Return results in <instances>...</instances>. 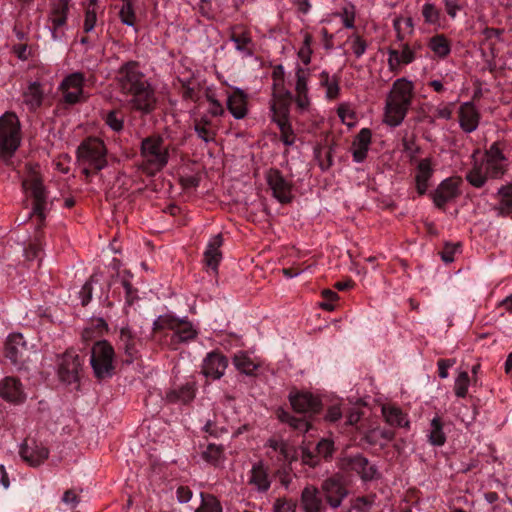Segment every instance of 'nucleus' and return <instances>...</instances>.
Segmentation results:
<instances>
[{
	"label": "nucleus",
	"instance_id": "7",
	"mask_svg": "<svg viewBox=\"0 0 512 512\" xmlns=\"http://www.w3.org/2000/svg\"><path fill=\"white\" fill-rule=\"evenodd\" d=\"M164 329L173 331L170 344L174 349H176V345L189 342L197 336V331L190 322L179 319L171 314L160 315L153 322L154 332Z\"/></svg>",
	"mask_w": 512,
	"mask_h": 512
},
{
	"label": "nucleus",
	"instance_id": "16",
	"mask_svg": "<svg viewBox=\"0 0 512 512\" xmlns=\"http://www.w3.org/2000/svg\"><path fill=\"white\" fill-rule=\"evenodd\" d=\"M289 401L292 408L298 413H317L321 408V401L310 392H290Z\"/></svg>",
	"mask_w": 512,
	"mask_h": 512
},
{
	"label": "nucleus",
	"instance_id": "47",
	"mask_svg": "<svg viewBox=\"0 0 512 512\" xmlns=\"http://www.w3.org/2000/svg\"><path fill=\"white\" fill-rule=\"evenodd\" d=\"M106 125L112 129L114 132H120L124 127V115L121 111L111 110L109 111L105 118Z\"/></svg>",
	"mask_w": 512,
	"mask_h": 512
},
{
	"label": "nucleus",
	"instance_id": "10",
	"mask_svg": "<svg viewBox=\"0 0 512 512\" xmlns=\"http://www.w3.org/2000/svg\"><path fill=\"white\" fill-rule=\"evenodd\" d=\"M86 86V77L81 72H74L67 75L59 85L62 92L63 101L74 105L84 100V87Z\"/></svg>",
	"mask_w": 512,
	"mask_h": 512
},
{
	"label": "nucleus",
	"instance_id": "27",
	"mask_svg": "<svg viewBox=\"0 0 512 512\" xmlns=\"http://www.w3.org/2000/svg\"><path fill=\"white\" fill-rule=\"evenodd\" d=\"M44 86L39 81L30 82L27 88L23 91V103L30 111H36L41 107L44 100Z\"/></svg>",
	"mask_w": 512,
	"mask_h": 512
},
{
	"label": "nucleus",
	"instance_id": "48",
	"mask_svg": "<svg viewBox=\"0 0 512 512\" xmlns=\"http://www.w3.org/2000/svg\"><path fill=\"white\" fill-rule=\"evenodd\" d=\"M506 161H482L488 178L498 179L506 172Z\"/></svg>",
	"mask_w": 512,
	"mask_h": 512
},
{
	"label": "nucleus",
	"instance_id": "17",
	"mask_svg": "<svg viewBox=\"0 0 512 512\" xmlns=\"http://www.w3.org/2000/svg\"><path fill=\"white\" fill-rule=\"evenodd\" d=\"M266 447L268 448L267 455L271 459L276 458L277 462L291 464L297 459L295 448L281 438H270L266 443Z\"/></svg>",
	"mask_w": 512,
	"mask_h": 512
},
{
	"label": "nucleus",
	"instance_id": "26",
	"mask_svg": "<svg viewBox=\"0 0 512 512\" xmlns=\"http://www.w3.org/2000/svg\"><path fill=\"white\" fill-rule=\"evenodd\" d=\"M292 99L291 92L285 91L283 95L276 96L274 94L271 103L272 120L276 123L288 122L289 104Z\"/></svg>",
	"mask_w": 512,
	"mask_h": 512
},
{
	"label": "nucleus",
	"instance_id": "15",
	"mask_svg": "<svg viewBox=\"0 0 512 512\" xmlns=\"http://www.w3.org/2000/svg\"><path fill=\"white\" fill-rule=\"evenodd\" d=\"M0 397L14 405L25 402L27 395L21 381L14 376H6L0 380Z\"/></svg>",
	"mask_w": 512,
	"mask_h": 512
},
{
	"label": "nucleus",
	"instance_id": "28",
	"mask_svg": "<svg viewBox=\"0 0 512 512\" xmlns=\"http://www.w3.org/2000/svg\"><path fill=\"white\" fill-rule=\"evenodd\" d=\"M434 169L430 158L421 159L417 165V172L415 175V186L417 193L421 196L424 195L429 187V180L433 176Z\"/></svg>",
	"mask_w": 512,
	"mask_h": 512
},
{
	"label": "nucleus",
	"instance_id": "61",
	"mask_svg": "<svg viewBox=\"0 0 512 512\" xmlns=\"http://www.w3.org/2000/svg\"><path fill=\"white\" fill-rule=\"evenodd\" d=\"M375 496H362L354 500L352 508L358 512H366L374 503Z\"/></svg>",
	"mask_w": 512,
	"mask_h": 512
},
{
	"label": "nucleus",
	"instance_id": "43",
	"mask_svg": "<svg viewBox=\"0 0 512 512\" xmlns=\"http://www.w3.org/2000/svg\"><path fill=\"white\" fill-rule=\"evenodd\" d=\"M100 280L101 275L94 273L82 286L81 290L79 291V297L83 306H86L90 302L92 298L93 285L100 283Z\"/></svg>",
	"mask_w": 512,
	"mask_h": 512
},
{
	"label": "nucleus",
	"instance_id": "52",
	"mask_svg": "<svg viewBox=\"0 0 512 512\" xmlns=\"http://www.w3.org/2000/svg\"><path fill=\"white\" fill-rule=\"evenodd\" d=\"M313 41V37L309 33H305L303 37L302 47L299 49L298 56L301 61L308 65L311 62L312 49L311 44Z\"/></svg>",
	"mask_w": 512,
	"mask_h": 512
},
{
	"label": "nucleus",
	"instance_id": "58",
	"mask_svg": "<svg viewBox=\"0 0 512 512\" xmlns=\"http://www.w3.org/2000/svg\"><path fill=\"white\" fill-rule=\"evenodd\" d=\"M318 457L322 456L324 458H328L332 455L334 451V443L329 439H321L315 448Z\"/></svg>",
	"mask_w": 512,
	"mask_h": 512
},
{
	"label": "nucleus",
	"instance_id": "39",
	"mask_svg": "<svg viewBox=\"0 0 512 512\" xmlns=\"http://www.w3.org/2000/svg\"><path fill=\"white\" fill-rule=\"evenodd\" d=\"M488 176L486 174L484 163L475 161L473 167L466 175V180L475 188H481L485 185Z\"/></svg>",
	"mask_w": 512,
	"mask_h": 512
},
{
	"label": "nucleus",
	"instance_id": "5",
	"mask_svg": "<svg viewBox=\"0 0 512 512\" xmlns=\"http://www.w3.org/2000/svg\"><path fill=\"white\" fill-rule=\"evenodd\" d=\"M77 158L86 176L102 170L107 165L104 143L97 138L83 141L77 149Z\"/></svg>",
	"mask_w": 512,
	"mask_h": 512
},
{
	"label": "nucleus",
	"instance_id": "51",
	"mask_svg": "<svg viewBox=\"0 0 512 512\" xmlns=\"http://www.w3.org/2000/svg\"><path fill=\"white\" fill-rule=\"evenodd\" d=\"M469 381V375L467 372L463 371L459 373L454 384V392L457 397H466L468 392Z\"/></svg>",
	"mask_w": 512,
	"mask_h": 512
},
{
	"label": "nucleus",
	"instance_id": "11",
	"mask_svg": "<svg viewBox=\"0 0 512 512\" xmlns=\"http://www.w3.org/2000/svg\"><path fill=\"white\" fill-rule=\"evenodd\" d=\"M265 178L269 188L272 190L274 198L282 204H287L292 201L293 184L290 180L284 177L280 170L275 168L269 169L266 172Z\"/></svg>",
	"mask_w": 512,
	"mask_h": 512
},
{
	"label": "nucleus",
	"instance_id": "59",
	"mask_svg": "<svg viewBox=\"0 0 512 512\" xmlns=\"http://www.w3.org/2000/svg\"><path fill=\"white\" fill-rule=\"evenodd\" d=\"M308 81V72L303 68H298L296 71V85L295 91L296 93L308 92L307 87Z\"/></svg>",
	"mask_w": 512,
	"mask_h": 512
},
{
	"label": "nucleus",
	"instance_id": "38",
	"mask_svg": "<svg viewBox=\"0 0 512 512\" xmlns=\"http://www.w3.org/2000/svg\"><path fill=\"white\" fill-rule=\"evenodd\" d=\"M444 424L440 417H434L430 422L428 441L434 446H442L446 442V435L443 430Z\"/></svg>",
	"mask_w": 512,
	"mask_h": 512
},
{
	"label": "nucleus",
	"instance_id": "12",
	"mask_svg": "<svg viewBox=\"0 0 512 512\" xmlns=\"http://www.w3.org/2000/svg\"><path fill=\"white\" fill-rule=\"evenodd\" d=\"M69 8L70 0H52L50 3V31L55 41L61 40L64 35V32L60 31V29L67 23Z\"/></svg>",
	"mask_w": 512,
	"mask_h": 512
},
{
	"label": "nucleus",
	"instance_id": "62",
	"mask_svg": "<svg viewBox=\"0 0 512 512\" xmlns=\"http://www.w3.org/2000/svg\"><path fill=\"white\" fill-rule=\"evenodd\" d=\"M301 460L303 464L310 467H315L319 463L317 452L314 453L308 447H301Z\"/></svg>",
	"mask_w": 512,
	"mask_h": 512
},
{
	"label": "nucleus",
	"instance_id": "1",
	"mask_svg": "<svg viewBox=\"0 0 512 512\" xmlns=\"http://www.w3.org/2000/svg\"><path fill=\"white\" fill-rule=\"evenodd\" d=\"M116 81L120 92L129 97L128 104L133 110L148 114L155 109V91L139 70L136 61H128L121 65L117 71Z\"/></svg>",
	"mask_w": 512,
	"mask_h": 512
},
{
	"label": "nucleus",
	"instance_id": "42",
	"mask_svg": "<svg viewBox=\"0 0 512 512\" xmlns=\"http://www.w3.org/2000/svg\"><path fill=\"white\" fill-rule=\"evenodd\" d=\"M279 419L300 432H307L311 426L310 422L305 417H295L285 411L279 414Z\"/></svg>",
	"mask_w": 512,
	"mask_h": 512
},
{
	"label": "nucleus",
	"instance_id": "46",
	"mask_svg": "<svg viewBox=\"0 0 512 512\" xmlns=\"http://www.w3.org/2000/svg\"><path fill=\"white\" fill-rule=\"evenodd\" d=\"M234 365L241 373L253 375L257 365L245 354H237L234 357Z\"/></svg>",
	"mask_w": 512,
	"mask_h": 512
},
{
	"label": "nucleus",
	"instance_id": "50",
	"mask_svg": "<svg viewBox=\"0 0 512 512\" xmlns=\"http://www.w3.org/2000/svg\"><path fill=\"white\" fill-rule=\"evenodd\" d=\"M119 17L123 24L127 26H134L136 16L131 0H125V3L122 4L119 11Z\"/></svg>",
	"mask_w": 512,
	"mask_h": 512
},
{
	"label": "nucleus",
	"instance_id": "45",
	"mask_svg": "<svg viewBox=\"0 0 512 512\" xmlns=\"http://www.w3.org/2000/svg\"><path fill=\"white\" fill-rule=\"evenodd\" d=\"M98 0H88V5L85 12V19H84V25L83 29L84 32L89 33L91 32L96 25L97 22V12H96V6H97Z\"/></svg>",
	"mask_w": 512,
	"mask_h": 512
},
{
	"label": "nucleus",
	"instance_id": "29",
	"mask_svg": "<svg viewBox=\"0 0 512 512\" xmlns=\"http://www.w3.org/2000/svg\"><path fill=\"white\" fill-rule=\"evenodd\" d=\"M119 349L124 351L126 363L130 364L137 358L136 336L128 326L120 329Z\"/></svg>",
	"mask_w": 512,
	"mask_h": 512
},
{
	"label": "nucleus",
	"instance_id": "34",
	"mask_svg": "<svg viewBox=\"0 0 512 512\" xmlns=\"http://www.w3.org/2000/svg\"><path fill=\"white\" fill-rule=\"evenodd\" d=\"M301 502L305 512H320L322 509V500L319 491L314 486H307L301 494Z\"/></svg>",
	"mask_w": 512,
	"mask_h": 512
},
{
	"label": "nucleus",
	"instance_id": "53",
	"mask_svg": "<svg viewBox=\"0 0 512 512\" xmlns=\"http://www.w3.org/2000/svg\"><path fill=\"white\" fill-rule=\"evenodd\" d=\"M422 15L428 24H437L440 20V10L434 4L425 3L422 7Z\"/></svg>",
	"mask_w": 512,
	"mask_h": 512
},
{
	"label": "nucleus",
	"instance_id": "44",
	"mask_svg": "<svg viewBox=\"0 0 512 512\" xmlns=\"http://www.w3.org/2000/svg\"><path fill=\"white\" fill-rule=\"evenodd\" d=\"M383 415L386 421L393 426L402 427L407 423L402 411L396 407H383Z\"/></svg>",
	"mask_w": 512,
	"mask_h": 512
},
{
	"label": "nucleus",
	"instance_id": "4",
	"mask_svg": "<svg viewBox=\"0 0 512 512\" xmlns=\"http://www.w3.org/2000/svg\"><path fill=\"white\" fill-rule=\"evenodd\" d=\"M20 145V124L14 113L0 117V159L8 164Z\"/></svg>",
	"mask_w": 512,
	"mask_h": 512
},
{
	"label": "nucleus",
	"instance_id": "2",
	"mask_svg": "<svg viewBox=\"0 0 512 512\" xmlns=\"http://www.w3.org/2000/svg\"><path fill=\"white\" fill-rule=\"evenodd\" d=\"M414 95V85L406 78L397 79L387 95L384 122L391 126H399L405 119Z\"/></svg>",
	"mask_w": 512,
	"mask_h": 512
},
{
	"label": "nucleus",
	"instance_id": "23",
	"mask_svg": "<svg viewBox=\"0 0 512 512\" xmlns=\"http://www.w3.org/2000/svg\"><path fill=\"white\" fill-rule=\"evenodd\" d=\"M480 114L472 102H465L459 108V125L466 133L475 131L479 125Z\"/></svg>",
	"mask_w": 512,
	"mask_h": 512
},
{
	"label": "nucleus",
	"instance_id": "18",
	"mask_svg": "<svg viewBox=\"0 0 512 512\" xmlns=\"http://www.w3.org/2000/svg\"><path fill=\"white\" fill-rule=\"evenodd\" d=\"M321 488L327 503L332 508H338L341 505L343 499L348 494L342 479L337 476H333L324 480Z\"/></svg>",
	"mask_w": 512,
	"mask_h": 512
},
{
	"label": "nucleus",
	"instance_id": "35",
	"mask_svg": "<svg viewBox=\"0 0 512 512\" xmlns=\"http://www.w3.org/2000/svg\"><path fill=\"white\" fill-rule=\"evenodd\" d=\"M428 48L433 54L440 58H446L451 52V43L443 34H436L432 36L427 44Z\"/></svg>",
	"mask_w": 512,
	"mask_h": 512
},
{
	"label": "nucleus",
	"instance_id": "40",
	"mask_svg": "<svg viewBox=\"0 0 512 512\" xmlns=\"http://www.w3.org/2000/svg\"><path fill=\"white\" fill-rule=\"evenodd\" d=\"M320 85L326 88V97L336 99L339 96V78L330 76L328 72L322 71L319 75Z\"/></svg>",
	"mask_w": 512,
	"mask_h": 512
},
{
	"label": "nucleus",
	"instance_id": "9",
	"mask_svg": "<svg viewBox=\"0 0 512 512\" xmlns=\"http://www.w3.org/2000/svg\"><path fill=\"white\" fill-rule=\"evenodd\" d=\"M32 349L27 346L24 337L20 333L9 335L5 344V356L18 369L24 368L25 364L30 361Z\"/></svg>",
	"mask_w": 512,
	"mask_h": 512
},
{
	"label": "nucleus",
	"instance_id": "64",
	"mask_svg": "<svg viewBox=\"0 0 512 512\" xmlns=\"http://www.w3.org/2000/svg\"><path fill=\"white\" fill-rule=\"evenodd\" d=\"M454 103H448L443 106H438L435 109V117L439 119L450 120L453 113Z\"/></svg>",
	"mask_w": 512,
	"mask_h": 512
},
{
	"label": "nucleus",
	"instance_id": "36",
	"mask_svg": "<svg viewBox=\"0 0 512 512\" xmlns=\"http://www.w3.org/2000/svg\"><path fill=\"white\" fill-rule=\"evenodd\" d=\"M499 203L496 206L501 216H512V184L502 186L498 190Z\"/></svg>",
	"mask_w": 512,
	"mask_h": 512
},
{
	"label": "nucleus",
	"instance_id": "6",
	"mask_svg": "<svg viewBox=\"0 0 512 512\" xmlns=\"http://www.w3.org/2000/svg\"><path fill=\"white\" fill-rule=\"evenodd\" d=\"M115 351L107 340L96 341L91 349L90 364L99 380L111 378L115 372Z\"/></svg>",
	"mask_w": 512,
	"mask_h": 512
},
{
	"label": "nucleus",
	"instance_id": "22",
	"mask_svg": "<svg viewBox=\"0 0 512 512\" xmlns=\"http://www.w3.org/2000/svg\"><path fill=\"white\" fill-rule=\"evenodd\" d=\"M19 454L30 466H38L48 458L49 451L46 447L32 441L31 444L28 442L23 443L20 447Z\"/></svg>",
	"mask_w": 512,
	"mask_h": 512
},
{
	"label": "nucleus",
	"instance_id": "49",
	"mask_svg": "<svg viewBox=\"0 0 512 512\" xmlns=\"http://www.w3.org/2000/svg\"><path fill=\"white\" fill-rule=\"evenodd\" d=\"M201 497V505L195 510V512H222V506L215 496L204 495L202 493Z\"/></svg>",
	"mask_w": 512,
	"mask_h": 512
},
{
	"label": "nucleus",
	"instance_id": "20",
	"mask_svg": "<svg viewBox=\"0 0 512 512\" xmlns=\"http://www.w3.org/2000/svg\"><path fill=\"white\" fill-rule=\"evenodd\" d=\"M227 358L219 352H210L203 361L202 373L206 377L219 379L224 375L227 368Z\"/></svg>",
	"mask_w": 512,
	"mask_h": 512
},
{
	"label": "nucleus",
	"instance_id": "57",
	"mask_svg": "<svg viewBox=\"0 0 512 512\" xmlns=\"http://www.w3.org/2000/svg\"><path fill=\"white\" fill-rule=\"evenodd\" d=\"M484 161H506V157L500 149L498 142H494L489 149L486 150Z\"/></svg>",
	"mask_w": 512,
	"mask_h": 512
},
{
	"label": "nucleus",
	"instance_id": "13",
	"mask_svg": "<svg viewBox=\"0 0 512 512\" xmlns=\"http://www.w3.org/2000/svg\"><path fill=\"white\" fill-rule=\"evenodd\" d=\"M341 465L345 470L356 472L364 481L374 479L377 473L376 467L370 464L369 460L359 453L346 454L341 459Z\"/></svg>",
	"mask_w": 512,
	"mask_h": 512
},
{
	"label": "nucleus",
	"instance_id": "31",
	"mask_svg": "<svg viewBox=\"0 0 512 512\" xmlns=\"http://www.w3.org/2000/svg\"><path fill=\"white\" fill-rule=\"evenodd\" d=\"M222 244V235L217 234L211 238L204 252V261L206 265L215 272L217 271L218 265L222 259V253L220 251Z\"/></svg>",
	"mask_w": 512,
	"mask_h": 512
},
{
	"label": "nucleus",
	"instance_id": "32",
	"mask_svg": "<svg viewBox=\"0 0 512 512\" xmlns=\"http://www.w3.org/2000/svg\"><path fill=\"white\" fill-rule=\"evenodd\" d=\"M196 387L192 382H188L177 388L171 389L166 394L168 402L173 404H187L195 398Z\"/></svg>",
	"mask_w": 512,
	"mask_h": 512
},
{
	"label": "nucleus",
	"instance_id": "63",
	"mask_svg": "<svg viewBox=\"0 0 512 512\" xmlns=\"http://www.w3.org/2000/svg\"><path fill=\"white\" fill-rule=\"evenodd\" d=\"M351 49L357 58H360L366 51L367 44L360 36L355 35L350 38Z\"/></svg>",
	"mask_w": 512,
	"mask_h": 512
},
{
	"label": "nucleus",
	"instance_id": "33",
	"mask_svg": "<svg viewBox=\"0 0 512 512\" xmlns=\"http://www.w3.org/2000/svg\"><path fill=\"white\" fill-rule=\"evenodd\" d=\"M193 123L194 131L200 139L206 143L213 142L215 140L216 128L212 124V121L208 115H202L198 118H195Z\"/></svg>",
	"mask_w": 512,
	"mask_h": 512
},
{
	"label": "nucleus",
	"instance_id": "55",
	"mask_svg": "<svg viewBox=\"0 0 512 512\" xmlns=\"http://www.w3.org/2000/svg\"><path fill=\"white\" fill-rule=\"evenodd\" d=\"M279 129H280V132H281V135H280V139L281 141L286 145V146H291L295 143V135H294V132L291 128V125L288 122H284V123H279L277 124Z\"/></svg>",
	"mask_w": 512,
	"mask_h": 512
},
{
	"label": "nucleus",
	"instance_id": "30",
	"mask_svg": "<svg viewBox=\"0 0 512 512\" xmlns=\"http://www.w3.org/2000/svg\"><path fill=\"white\" fill-rule=\"evenodd\" d=\"M400 48L401 51L396 48L388 49V65L392 71L398 69L401 64H410L415 59L414 51L408 44H401Z\"/></svg>",
	"mask_w": 512,
	"mask_h": 512
},
{
	"label": "nucleus",
	"instance_id": "14",
	"mask_svg": "<svg viewBox=\"0 0 512 512\" xmlns=\"http://www.w3.org/2000/svg\"><path fill=\"white\" fill-rule=\"evenodd\" d=\"M82 363L78 354L74 351H67L61 357L58 375L62 382L71 384L79 379V371Z\"/></svg>",
	"mask_w": 512,
	"mask_h": 512
},
{
	"label": "nucleus",
	"instance_id": "21",
	"mask_svg": "<svg viewBox=\"0 0 512 512\" xmlns=\"http://www.w3.org/2000/svg\"><path fill=\"white\" fill-rule=\"evenodd\" d=\"M248 484L253 486L259 493H265L270 489L271 479L269 477L268 468L262 461H258L252 465L249 472Z\"/></svg>",
	"mask_w": 512,
	"mask_h": 512
},
{
	"label": "nucleus",
	"instance_id": "41",
	"mask_svg": "<svg viewBox=\"0 0 512 512\" xmlns=\"http://www.w3.org/2000/svg\"><path fill=\"white\" fill-rule=\"evenodd\" d=\"M202 458L214 465L217 466L224 460V448L221 445L209 444L206 449L202 452Z\"/></svg>",
	"mask_w": 512,
	"mask_h": 512
},
{
	"label": "nucleus",
	"instance_id": "24",
	"mask_svg": "<svg viewBox=\"0 0 512 512\" xmlns=\"http://www.w3.org/2000/svg\"><path fill=\"white\" fill-rule=\"evenodd\" d=\"M247 99V94L240 88H236L232 94L228 95L226 106L235 119L246 117L248 112Z\"/></svg>",
	"mask_w": 512,
	"mask_h": 512
},
{
	"label": "nucleus",
	"instance_id": "19",
	"mask_svg": "<svg viewBox=\"0 0 512 512\" xmlns=\"http://www.w3.org/2000/svg\"><path fill=\"white\" fill-rule=\"evenodd\" d=\"M460 180L447 178L443 180L432 193V199L436 207L443 208L446 203L459 195Z\"/></svg>",
	"mask_w": 512,
	"mask_h": 512
},
{
	"label": "nucleus",
	"instance_id": "3",
	"mask_svg": "<svg viewBox=\"0 0 512 512\" xmlns=\"http://www.w3.org/2000/svg\"><path fill=\"white\" fill-rule=\"evenodd\" d=\"M169 146L160 136H149L141 142L142 169L148 175H155L168 163Z\"/></svg>",
	"mask_w": 512,
	"mask_h": 512
},
{
	"label": "nucleus",
	"instance_id": "60",
	"mask_svg": "<svg viewBox=\"0 0 512 512\" xmlns=\"http://www.w3.org/2000/svg\"><path fill=\"white\" fill-rule=\"evenodd\" d=\"M207 101L210 104L208 113L214 117H220L225 114L222 104L215 98L213 94L207 93Z\"/></svg>",
	"mask_w": 512,
	"mask_h": 512
},
{
	"label": "nucleus",
	"instance_id": "37",
	"mask_svg": "<svg viewBox=\"0 0 512 512\" xmlns=\"http://www.w3.org/2000/svg\"><path fill=\"white\" fill-rule=\"evenodd\" d=\"M230 40L235 44V49L243 56L250 57L253 55L252 39L248 32L241 33L232 32Z\"/></svg>",
	"mask_w": 512,
	"mask_h": 512
},
{
	"label": "nucleus",
	"instance_id": "25",
	"mask_svg": "<svg viewBox=\"0 0 512 512\" xmlns=\"http://www.w3.org/2000/svg\"><path fill=\"white\" fill-rule=\"evenodd\" d=\"M372 133L368 128H362L352 143V156L356 163L363 162L371 144Z\"/></svg>",
	"mask_w": 512,
	"mask_h": 512
},
{
	"label": "nucleus",
	"instance_id": "54",
	"mask_svg": "<svg viewBox=\"0 0 512 512\" xmlns=\"http://www.w3.org/2000/svg\"><path fill=\"white\" fill-rule=\"evenodd\" d=\"M43 250V244L39 237H36L35 241L31 243L26 249H25V257L28 261H32L35 259L41 260V253Z\"/></svg>",
	"mask_w": 512,
	"mask_h": 512
},
{
	"label": "nucleus",
	"instance_id": "56",
	"mask_svg": "<svg viewBox=\"0 0 512 512\" xmlns=\"http://www.w3.org/2000/svg\"><path fill=\"white\" fill-rule=\"evenodd\" d=\"M394 29L397 33V39L399 41H402L404 38L403 30L405 29H412V19L411 18H403V17H397L393 21Z\"/></svg>",
	"mask_w": 512,
	"mask_h": 512
},
{
	"label": "nucleus",
	"instance_id": "8",
	"mask_svg": "<svg viewBox=\"0 0 512 512\" xmlns=\"http://www.w3.org/2000/svg\"><path fill=\"white\" fill-rule=\"evenodd\" d=\"M23 188L32 198L33 207L30 216L37 219L38 228H40L46 219L47 211V192L40 177L36 174L30 175L23 183Z\"/></svg>",
	"mask_w": 512,
	"mask_h": 512
}]
</instances>
